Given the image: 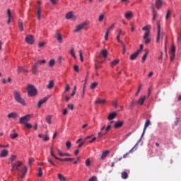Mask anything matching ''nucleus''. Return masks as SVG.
Here are the masks:
<instances>
[{
	"mask_svg": "<svg viewBox=\"0 0 181 181\" xmlns=\"http://www.w3.org/2000/svg\"><path fill=\"white\" fill-rule=\"evenodd\" d=\"M46 63L45 59L42 60H37L35 62L34 64L32 66V74L34 75H37L38 74V65L39 64H44Z\"/></svg>",
	"mask_w": 181,
	"mask_h": 181,
	"instance_id": "f257e3e1",
	"label": "nucleus"
},
{
	"mask_svg": "<svg viewBox=\"0 0 181 181\" xmlns=\"http://www.w3.org/2000/svg\"><path fill=\"white\" fill-rule=\"evenodd\" d=\"M14 100L19 104H22L23 106L26 105L25 100L21 97V93L17 90L13 91Z\"/></svg>",
	"mask_w": 181,
	"mask_h": 181,
	"instance_id": "f03ea898",
	"label": "nucleus"
},
{
	"mask_svg": "<svg viewBox=\"0 0 181 181\" xmlns=\"http://www.w3.org/2000/svg\"><path fill=\"white\" fill-rule=\"evenodd\" d=\"M112 128L111 124H108L107 127L104 126L101 128L100 131L99 133H98V138H102L105 136L110 130Z\"/></svg>",
	"mask_w": 181,
	"mask_h": 181,
	"instance_id": "7ed1b4c3",
	"label": "nucleus"
},
{
	"mask_svg": "<svg viewBox=\"0 0 181 181\" xmlns=\"http://www.w3.org/2000/svg\"><path fill=\"white\" fill-rule=\"evenodd\" d=\"M107 56V49H103L100 52V57H98V59H97L98 64H103L105 61Z\"/></svg>",
	"mask_w": 181,
	"mask_h": 181,
	"instance_id": "20e7f679",
	"label": "nucleus"
},
{
	"mask_svg": "<svg viewBox=\"0 0 181 181\" xmlns=\"http://www.w3.org/2000/svg\"><path fill=\"white\" fill-rule=\"evenodd\" d=\"M157 38L156 42H158L161 36V40H163L164 37H165V45L167 44V36H165V34L164 33H161L160 34V25L159 23H157Z\"/></svg>",
	"mask_w": 181,
	"mask_h": 181,
	"instance_id": "39448f33",
	"label": "nucleus"
},
{
	"mask_svg": "<svg viewBox=\"0 0 181 181\" xmlns=\"http://www.w3.org/2000/svg\"><path fill=\"white\" fill-rule=\"evenodd\" d=\"M28 93L30 97H33L37 94V90L35 89L33 85L30 84L28 86Z\"/></svg>",
	"mask_w": 181,
	"mask_h": 181,
	"instance_id": "423d86ee",
	"label": "nucleus"
},
{
	"mask_svg": "<svg viewBox=\"0 0 181 181\" xmlns=\"http://www.w3.org/2000/svg\"><path fill=\"white\" fill-rule=\"evenodd\" d=\"M31 119V115H27L20 118V124H25Z\"/></svg>",
	"mask_w": 181,
	"mask_h": 181,
	"instance_id": "0eeeda50",
	"label": "nucleus"
},
{
	"mask_svg": "<svg viewBox=\"0 0 181 181\" xmlns=\"http://www.w3.org/2000/svg\"><path fill=\"white\" fill-rule=\"evenodd\" d=\"M87 25V22H83L81 24L76 26V29L74 30V33H78L79 31L82 30L83 28L86 27Z\"/></svg>",
	"mask_w": 181,
	"mask_h": 181,
	"instance_id": "6e6552de",
	"label": "nucleus"
},
{
	"mask_svg": "<svg viewBox=\"0 0 181 181\" xmlns=\"http://www.w3.org/2000/svg\"><path fill=\"white\" fill-rule=\"evenodd\" d=\"M149 32H146L144 35L143 39L145 40V44H150L151 42V39L148 37Z\"/></svg>",
	"mask_w": 181,
	"mask_h": 181,
	"instance_id": "1a4fd4ad",
	"label": "nucleus"
},
{
	"mask_svg": "<svg viewBox=\"0 0 181 181\" xmlns=\"http://www.w3.org/2000/svg\"><path fill=\"white\" fill-rule=\"evenodd\" d=\"M25 42H27L29 45H33L35 42V38L33 35H30L25 37Z\"/></svg>",
	"mask_w": 181,
	"mask_h": 181,
	"instance_id": "9d476101",
	"label": "nucleus"
},
{
	"mask_svg": "<svg viewBox=\"0 0 181 181\" xmlns=\"http://www.w3.org/2000/svg\"><path fill=\"white\" fill-rule=\"evenodd\" d=\"M49 97L47 96V97H45L43 98V99L40 100V101L37 102V107L38 108H40L42 105L45 104L47 100H49Z\"/></svg>",
	"mask_w": 181,
	"mask_h": 181,
	"instance_id": "9b49d317",
	"label": "nucleus"
},
{
	"mask_svg": "<svg viewBox=\"0 0 181 181\" xmlns=\"http://www.w3.org/2000/svg\"><path fill=\"white\" fill-rule=\"evenodd\" d=\"M140 53H141V50H137L136 52L132 54L129 57L130 60L134 61L136 59V57L139 55Z\"/></svg>",
	"mask_w": 181,
	"mask_h": 181,
	"instance_id": "f8f14e48",
	"label": "nucleus"
},
{
	"mask_svg": "<svg viewBox=\"0 0 181 181\" xmlns=\"http://www.w3.org/2000/svg\"><path fill=\"white\" fill-rule=\"evenodd\" d=\"M19 117V115L16 113V112H11L9 114H8L7 117L8 119H16L18 117Z\"/></svg>",
	"mask_w": 181,
	"mask_h": 181,
	"instance_id": "ddd939ff",
	"label": "nucleus"
},
{
	"mask_svg": "<svg viewBox=\"0 0 181 181\" xmlns=\"http://www.w3.org/2000/svg\"><path fill=\"white\" fill-rule=\"evenodd\" d=\"M71 18L74 21H75L76 19V17L75 16H74L73 11H69L66 15V19H71Z\"/></svg>",
	"mask_w": 181,
	"mask_h": 181,
	"instance_id": "4468645a",
	"label": "nucleus"
},
{
	"mask_svg": "<svg viewBox=\"0 0 181 181\" xmlns=\"http://www.w3.org/2000/svg\"><path fill=\"white\" fill-rule=\"evenodd\" d=\"M22 165V162L17 161L16 164L13 165L12 166V170H19V168Z\"/></svg>",
	"mask_w": 181,
	"mask_h": 181,
	"instance_id": "2eb2a0df",
	"label": "nucleus"
},
{
	"mask_svg": "<svg viewBox=\"0 0 181 181\" xmlns=\"http://www.w3.org/2000/svg\"><path fill=\"white\" fill-rule=\"evenodd\" d=\"M117 113L116 112H110L107 117V120L108 121H112L114 119L116 118V116H117Z\"/></svg>",
	"mask_w": 181,
	"mask_h": 181,
	"instance_id": "dca6fc26",
	"label": "nucleus"
},
{
	"mask_svg": "<svg viewBox=\"0 0 181 181\" xmlns=\"http://www.w3.org/2000/svg\"><path fill=\"white\" fill-rule=\"evenodd\" d=\"M151 125V120L148 119L146 122H145V125H144V131H143V134L141 136V139L144 136V135L146 133V131L147 129V128L148 127V126Z\"/></svg>",
	"mask_w": 181,
	"mask_h": 181,
	"instance_id": "f3484780",
	"label": "nucleus"
},
{
	"mask_svg": "<svg viewBox=\"0 0 181 181\" xmlns=\"http://www.w3.org/2000/svg\"><path fill=\"white\" fill-rule=\"evenodd\" d=\"M41 11H42V7L40 6H37V13H36V15H37V18L38 20H40L41 19Z\"/></svg>",
	"mask_w": 181,
	"mask_h": 181,
	"instance_id": "a211bd4d",
	"label": "nucleus"
},
{
	"mask_svg": "<svg viewBox=\"0 0 181 181\" xmlns=\"http://www.w3.org/2000/svg\"><path fill=\"white\" fill-rule=\"evenodd\" d=\"M116 39H117L118 42L120 43L122 46H123V52L122 53H123V54H124L125 52H127L124 43L119 39V35L117 36Z\"/></svg>",
	"mask_w": 181,
	"mask_h": 181,
	"instance_id": "6ab92c4d",
	"label": "nucleus"
},
{
	"mask_svg": "<svg viewBox=\"0 0 181 181\" xmlns=\"http://www.w3.org/2000/svg\"><path fill=\"white\" fill-rule=\"evenodd\" d=\"M8 155V151L7 149L1 150L0 153V158H6Z\"/></svg>",
	"mask_w": 181,
	"mask_h": 181,
	"instance_id": "aec40b11",
	"label": "nucleus"
},
{
	"mask_svg": "<svg viewBox=\"0 0 181 181\" xmlns=\"http://www.w3.org/2000/svg\"><path fill=\"white\" fill-rule=\"evenodd\" d=\"M124 125L123 121H117L115 123L114 127L115 129L121 128Z\"/></svg>",
	"mask_w": 181,
	"mask_h": 181,
	"instance_id": "412c9836",
	"label": "nucleus"
},
{
	"mask_svg": "<svg viewBox=\"0 0 181 181\" xmlns=\"http://www.w3.org/2000/svg\"><path fill=\"white\" fill-rule=\"evenodd\" d=\"M54 37L57 39L59 43H62L63 38H62V34H60L59 33H56Z\"/></svg>",
	"mask_w": 181,
	"mask_h": 181,
	"instance_id": "4be33fe9",
	"label": "nucleus"
},
{
	"mask_svg": "<svg viewBox=\"0 0 181 181\" xmlns=\"http://www.w3.org/2000/svg\"><path fill=\"white\" fill-rule=\"evenodd\" d=\"M146 99V96H141L137 101L136 104H139L140 105H142L144 103H145V100Z\"/></svg>",
	"mask_w": 181,
	"mask_h": 181,
	"instance_id": "5701e85b",
	"label": "nucleus"
},
{
	"mask_svg": "<svg viewBox=\"0 0 181 181\" xmlns=\"http://www.w3.org/2000/svg\"><path fill=\"white\" fill-rule=\"evenodd\" d=\"M27 172H28V168L26 166H24L23 169L22 170V174L20 175V177H21L22 179L25 178V176Z\"/></svg>",
	"mask_w": 181,
	"mask_h": 181,
	"instance_id": "b1692460",
	"label": "nucleus"
},
{
	"mask_svg": "<svg viewBox=\"0 0 181 181\" xmlns=\"http://www.w3.org/2000/svg\"><path fill=\"white\" fill-rule=\"evenodd\" d=\"M56 160H58L62 161V162H68V161H74V158H66L62 159V158H59L58 157H56Z\"/></svg>",
	"mask_w": 181,
	"mask_h": 181,
	"instance_id": "393cba45",
	"label": "nucleus"
},
{
	"mask_svg": "<svg viewBox=\"0 0 181 181\" xmlns=\"http://www.w3.org/2000/svg\"><path fill=\"white\" fill-rule=\"evenodd\" d=\"M136 148L135 146H134L132 148H131V150L129 151V152L127 153L126 154H124L123 156V158H126L129 156V153H132L133 152L136 151Z\"/></svg>",
	"mask_w": 181,
	"mask_h": 181,
	"instance_id": "a878e982",
	"label": "nucleus"
},
{
	"mask_svg": "<svg viewBox=\"0 0 181 181\" xmlns=\"http://www.w3.org/2000/svg\"><path fill=\"white\" fill-rule=\"evenodd\" d=\"M18 73H28V70L25 69L23 66H18Z\"/></svg>",
	"mask_w": 181,
	"mask_h": 181,
	"instance_id": "bb28decb",
	"label": "nucleus"
},
{
	"mask_svg": "<svg viewBox=\"0 0 181 181\" xmlns=\"http://www.w3.org/2000/svg\"><path fill=\"white\" fill-rule=\"evenodd\" d=\"M105 103H106L105 99H98L97 100L95 101L94 104L100 105V104H105Z\"/></svg>",
	"mask_w": 181,
	"mask_h": 181,
	"instance_id": "cd10ccee",
	"label": "nucleus"
},
{
	"mask_svg": "<svg viewBox=\"0 0 181 181\" xmlns=\"http://www.w3.org/2000/svg\"><path fill=\"white\" fill-rule=\"evenodd\" d=\"M7 16H8L7 25H9L11 23V12L10 9H7Z\"/></svg>",
	"mask_w": 181,
	"mask_h": 181,
	"instance_id": "c85d7f7f",
	"label": "nucleus"
},
{
	"mask_svg": "<svg viewBox=\"0 0 181 181\" xmlns=\"http://www.w3.org/2000/svg\"><path fill=\"white\" fill-rule=\"evenodd\" d=\"M92 138V136H86L85 139H83V141L80 143L78 146V148H81L83 144L84 143H86V141L88 140V139H90Z\"/></svg>",
	"mask_w": 181,
	"mask_h": 181,
	"instance_id": "c756f323",
	"label": "nucleus"
},
{
	"mask_svg": "<svg viewBox=\"0 0 181 181\" xmlns=\"http://www.w3.org/2000/svg\"><path fill=\"white\" fill-rule=\"evenodd\" d=\"M134 15L132 14V11H128L124 14V17L126 19H130L132 18Z\"/></svg>",
	"mask_w": 181,
	"mask_h": 181,
	"instance_id": "7c9ffc66",
	"label": "nucleus"
},
{
	"mask_svg": "<svg viewBox=\"0 0 181 181\" xmlns=\"http://www.w3.org/2000/svg\"><path fill=\"white\" fill-rule=\"evenodd\" d=\"M151 25H146L142 28V30H146V32H148V35H151Z\"/></svg>",
	"mask_w": 181,
	"mask_h": 181,
	"instance_id": "2f4dec72",
	"label": "nucleus"
},
{
	"mask_svg": "<svg viewBox=\"0 0 181 181\" xmlns=\"http://www.w3.org/2000/svg\"><path fill=\"white\" fill-rule=\"evenodd\" d=\"M119 62V59H115L112 62H110V66L112 67H114V66H117Z\"/></svg>",
	"mask_w": 181,
	"mask_h": 181,
	"instance_id": "473e14b6",
	"label": "nucleus"
},
{
	"mask_svg": "<svg viewBox=\"0 0 181 181\" xmlns=\"http://www.w3.org/2000/svg\"><path fill=\"white\" fill-rule=\"evenodd\" d=\"M128 173L126 171L122 172L121 173V177L122 179L126 180L128 179Z\"/></svg>",
	"mask_w": 181,
	"mask_h": 181,
	"instance_id": "72a5a7b5",
	"label": "nucleus"
},
{
	"mask_svg": "<svg viewBox=\"0 0 181 181\" xmlns=\"http://www.w3.org/2000/svg\"><path fill=\"white\" fill-rule=\"evenodd\" d=\"M151 9H152V13L153 14V17H152V20H155L156 18V16L158 14L156 13V11H155L154 6L152 5L151 6Z\"/></svg>",
	"mask_w": 181,
	"mask_h": 181,
	"instance_id": "f704fd0d",
	"label": "nucleus"
},
{
	"mask_svg": "<svg viewBox=\"0 0 181 181\" xmlns=\"http://www.w3.org/2000/svg\"><path fill=\"white\" fill-rule=\"evenodd\" d=\"M58 179L59 181H66L67 179L62 174L59 173L58 174Z\"/></svg>",
	"mask_w": 181,
	"mask_h": 181,
	"instance_id": "c9c22d12",
	"label": "nucleus"
},
{
	"mask_svg": "<svg viewBox=\"0 0 181 181\" xmlns=\"http://www.w3.org/2000/svg\"><path fill=\"white\" fill-rule=\"evenodd\" d=\"M162 4H163L162 0H156V6L157 9H159L161 7Z\"/></svg>",
	"mask_w": 181,
	"mask_h": 181,
	"instance_id": "e433bc0d",
	"label": "nucleus"
},
{
	"mask_svg": "<svg viewBox=\"0 0 181 181\" xmlns=\"http://www.w3.org/2000/svg\"><path fill=\"white\" fill-rule=\"evenodd\" d=\"M54 87V82L53 81H49V84L47 86V89H51Z\"/></svg>",
	"mask_w": 181,
	"mask_h": 181,
	"instance_id": "4c0bfd02",
	"label": "nucleus"
},
{
	"mask_svg": "<svg viewBox=\"0 0 181 181\" xmlns=\"http://www.w3.org/2000/svg\"><path fill=\"white\" fill-rule=\"evenodd\" d=\"M98 86V82H93L90 85V88L91 90H94L95 88H97Z\"/></svg>",
	"mask_w": 181,
	"mask_h": 181,
	"instance_id": "58836bf2",
	"label": "nucleus"
},
{
	"mask_svg": "<svg viewBox=\"0 0 181 181\" xmlns=\"http://www.w3.org/2000/svg\"><path fill=\"white\" fill-rule=\"evenodd\" d=\"M110 153V151H104L101 156V159L102 160H104L107 156V155Z\"/></svg>",
	"mask_w": 181,
	"mask_h": 181,
	"instance_id": "ea45409f",
	"label": "nucleus"
},
{
	"mask_svg": "<svg viewBox=\"0 0 181 181\" xmlns=\"http://www.w3.org/2000/svg\"><path fill=\"white\" fill-rule=\"evenodd\" d=\"M18 27H19L20 31H23V21H22L21 19L18 20Z\"/></svg>",
	"mask_w": 181,
	"mask_h": 181,
	"instance_id": "a19ab883",
	"label": "nucleus"
},
{
	"mask_svg": "<svg viewBox=\"0 0 181 181\" xmlns=\"http://www.w3.org/2000/svg\"><path fill=\"white\" fill-rule=\"evenodd\" d=\"M51 120H52V116L51 115L47 116V117H46L47 123L49 124H52Z\"/></svg>",
	"mask_w": 181,
	"mask_h": 181,
	"instance_id": "79ce46f5",
	"label": "nucleus"
},
{
	"mask_svg": "<svg viewBox=\"0 0 181 181\" xmlns=\"http://www.w3.org/2000/svg\"><path fill=\"white\" fill-rule=\"evenodd\" d=\"M55 64V59H51L49 62V67H53Z\"/></svg>",
	"mask_w": 181,
	"mask_h": 181,
	"instance_id": "37998d69",
	"label": "nucleus"
},
{
	"mask_svg": "<svg viewBox=\"0 0 181 181\" xmlns=\"http://www.w3.org/2000/svg\"><path fill=\"white\" fill-rule=\"evenodd\" d=\"M16 158H17V156L16 155H11V158L9 159L10 162H8V163L13 162Z\"/></svg>",
	"mask_w": 181,
	"mask_h": 181,
	"instance_id": "c03bdc74",
	"label": "nucleus"
},
{
	"mask_svg": "<svg viewBox=\"0 0 181 181\" xmlns=\"http://www.w3.org/2000/svg\"><path fill=\"white\" fill-rule=\"evenodd\" d=\"M37 177H42V175H43V172H42L41 168H38V173H37Z\"/></svg>",
	"mask_w": 181,
	"mask_h": 181,
	"instance_id": "a18cd8bd",
	"label": "nucleus"
},
{
	"mask_svg": "<svg viewBox=\"0 0 181 181\" xmlns=\"http://www.w3.org/2000/svg\"><path fill=\"white\" fill-rule=\"evenodd\" d=\"M148 52H146V53L144 54V56H143V57H142V63H144V62H146V58H147V57H148Z\"/></svg>",
	"mask_w": 181,
	"mask_h": 181,
	"instance_id": "49530a36",
	"label": "nucleus"
},
{
	"mask_svg": "<svg viewBox=\"0 0 181 181\" xmlns=\"http://www.w3.org/2000/svg\"><path fill=\"white\" fill-rule=\"evenodd\" d=\"M170 15H171L170 10H168V11L166 13V16H165V19L168 20L170 18Z\"/></svg>",
	"mask_w": 181,
	"mask_h": 181,
	"instance_id": "de8ad7c7",
	"label": "nucleus"
},
{
	"mask_svg": "<svg viewBox=\"0 0 181 181\" xmlns=\"http://www.w3.org/2000/svg\"><path fill=\"white\" fill-rule=\"evenodd\" d=\"M90 165H91V161L89 158H88L86 160V166L89 167Z\"/></svg>",
	"mask_w": 181,
	"mask_h": 181,
	"instance_id": "09e8293b",
	"label": "nucleus"
},
{
	"mask_svg": "<svg viewBox=\"0 0 181 181\" xmlns=\"http://www.w3.org/2000/svg\"><path fill=\"white\" fill-rule=\"evenodd\" d=\"M25 127H27L28 129H31L33 128V125L30 123H25Z\"/></svg>",
	"mask_w": 181,
	"mask_h": 181,
	"instance_id": "8fccbe9b",
	"label": "nucleus"
},
{
	"mask_svg": "<svg viewBox=\"0 0 181 181\" xmlns=\"http://www.w3.org/2000/svg\"><path fill=\"white\" fill-rule=\"evenodd\" d=\"M10 136L12 139H15L18 136V135L17 133H14V134H11Z\"/></svg>",
	"mask_w": 181,
	"mask_h": 181,
	"instance_id": "3c124183",
	"label": "nucleus"
},
{
	"mask_svg": "<svg viewBox=\"0 0 181 181\" xmlns=\"http://www.w3.org/2000/svg\"><path fill=\"white\" fill-rule=\"evenodd\" d=\"M104 19H105V14H100V16H99V21L103 22Z\"/></svg>",
	"mask_w": 181,
	"mask_h": 181,
	"instance_id": "603ef678",
	"label": "nucleus"
},
{
	"mask_svg": "<svg viewBox=\"0 0 181 181\" xmlns=\"http://www.w3.org/2000/svg\"><path fill=\"white\" fill-rule=\"evenodd\" d=\"M88 181H98V177L97 176H92Z\"/></svg>",
	"mask_w": 181,
	"mask_h": 181,
	"instance_id": "864d4df0",
	"label": "nucleus"
},
{
	"mask_svg": "<svg viewBox=\"0 0 181 181\" xmlns=\"http://www.w3.org/2000/svg\"><path fill=\"white\" fill-rule=\"evenodd\" d=\"M66 146L67 149L69 150L71 146V143L70 141H66Z\"/></svg>",
	"mask_w": 181,
	"mask_h": 181,
	"instance_id": "5fc2aeb1",
	"label": "nucleus"
},
{
	"mask_svg": "<svg viewBox=\"0 0 181 181\" xmlns=\"http://www.w3.org/2000/svg\"><path fill=\"white\" fill-rule=\"evenodd\" d=\"M47 161L49 164H51L52 166L56 167V164L49 158H47Z\"/></svg>",
	"mask_w": 181,
	"mask_h": 181,
	"instance_id": "6e6d98bb",
	"label": "nucleus"
},
{
	"mask_svg": "<svg viewBox=\"0 0 181 181\" xmlns=\"http://www.w3.org/2000/svg\"><path fill=\"white\" fill-rule=\"evenodd\" d=\"M79 57H80V61L83 62V53L81 50L79 51Z\"/></svg>",
	"mask_w": 181,
	"mask_h": 181,
	"instance_id": "4d7b16f0",
	"label": "nucleus"
},
{
	"mask_svg": "<svg viewBox=\"0 0 181 181\" xmlns=\"http://www.w3.org/2000/svg\"><path fill=\"white\" fill-rule=\"evenodd\" d=\"M67 107H68V109L71 110H73L74 109V106L73 104H68Z\"/></svg>",
	"mask_w": 181,
	"mask_h": 181,
	"instance_id": "13d9d810",
	"label": "nucleus"
},
{
	"mask_svg": "<svg viewBox=\"0 0 181 181\" xmlns=\"http://www.w3.org/2000/svg\"><path fill=\"white\" fill-rule=\"evenodd\" d=\"M141 88H142V85L140 84L139 86V88H138V90H137V92H136V96H137L138 94H139V93H140Z\"/></svg>",
	"mask_w": 181,
	"mask_h": 181,
	"instance_id": "bf43d9fd",
	"label": "nucleus"
},
{
	"mask_svg": "<svg viewBox=\"0 0 181 181\" xmlns=\"http://www.w3.org/2000/svg\"><path fill=\"white\" fill-rule=\"evenodd\" d=\"M136 105V103L134 102V100H132L130 106H129V109L132 110V107Z\"/></svg>",
	"mask_w": 181,
	"mask_h": 181,
	"instance_id": "052dcab7",
	"label": "nucleus"
},
{
	"mask_svg": "<svg viewBox=\"0 0 181 181\" xmlns=\"http://www.w3.org/2000/svg\"><path fill=\"white\" fill-rule=\"evenodd\" d=\"M74 70H75L76 72L78 73L79 72V66L78 65H75V66H74Z\"/></svg>",
	"mask_w": 181,
	"mask_h": 181,
	"instance_id": "680f3d73",
	"label": "nucleus"
},
{
	"mask_svg": "<svg viewBox=\"0 0 181 181\" xmlns=\"http://www.w3.org/2000/svg\"><path fill=\"white\" fill-rule=\"evenodd\" d=\"M171 52H172V54H175L176 49H175V45L172 46Z\"/></svg>",
	"mask_w": 181,
	"mask_h": 181,
	"instance_id": "e2e57ef3",
	"label": "nucleus"
},
{
	"mask_svg": "<svg viewBox=\"0 0 181 181\" xmlns=\"http://www.w3.org/2000/svg\"><path fill=\"white\" fill-rule=\"evenodd\" d=\"M175 58V54H172L171 57H170V60L173 62Z\"/></svg>",
	"mask_w": 181,
	"mask_h": 181,
	"instance_id": "0e129e2a",
	"label": "nucleus"
},
{
	"mask_svg": "<svg viewBox=\"0 0 181 181\" xmlns=\"http://www.w3.org/2000/svg\"><path fill=\"white\" fill-rule=\"evenodd\" d=\"M113 106L115 109L117 108L118 107V104H117V101H113Z\"/></svg>",
	"mask_w": 181,
	"mask_h": 181,
	"instance_id": "69168bd1",
	"label": "nucleus"
},
{
	"mask_svg": "<svg viewBox=\"0 0 181 181\" xmlns=\"http://www.w3.org/2000/svg\"><path fill=\"white\" fill-rule=\"evenodd\" d=\"M45 45V42H38V47H42Z\"/></svg>",
	"mask_w": 181,
	"mask_h": 181,
	"instance_id": "338daca9",
	"label": "nucleus"
},
{
	"mask_svg": "<svg viewBox=\"0 0 181 181\" xmlns=\"http://www.w3.org/2000/svg\"><path fill=\"white\" fill-rule=\"evenodd\" d=\"M105 40H108V30H107V32L105 33Z\"/></svg>",
	"mask_w": 181,
	"mask_h": 181,
	"instance_id": "774afa93",
	"label": "nucleus"
}]
</instances>
